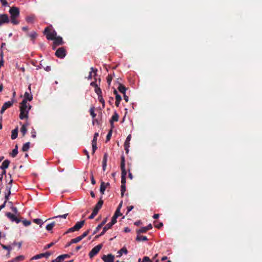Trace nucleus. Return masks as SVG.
I'll return each mask as SVG.
<instances>
[{
  "mask_svg": "<svg viewBox=\"0 0 262 262\" xmlns=\"http://www.w3.org/2000/svg\"><path fill=\"white\" fill-rule=\"evenodd\" d=\"M68 213H66L63 215L55 216L53 217L52 219H55V221H56V224L60 225V224L58 223L60 222V220L59 219H60L61 218L66 219L67 216H68Z\"/></svg>",
  "mask_w": 262,
  "mask_h": 262,
  "instance_id": "nucleus-21",
  "label": "nucleus"
},
{
  "mask_svg": "<svg viewBox=\"0 0 262 262\" xmlns=\"http://www.w3.org/2000/svg\"><path fill=\"white\" fill-rule=\"evenodd\" d=\"M80 241H81V238L79 237V236H78L75 238L71 239V243H73V244L77 243Z\"/></svg>",
  "mask_w": 262,
  "mask_h": 262,
  "instance_id": "nucleus-47",
  "label": "nucleus"
},
{
  "mask_svg": "<svg viewBox=\"0 0 262 262\" xmlns=\"http://www.w3.org/2000/svg\"><path fill=\"white\" fill-rule=\"evenodd\" d=\"M18 135V128H16L12 131L11 139L12 140L15 139Z\"/></svg>",
  "mask_w": 262,
  "mask_h": 262,
  "instance_id": "nucleus-29",
  "label": "nucleus"
},
{
  "mask_svg": "<svg viewBox=\"0 0 262 262\" xmlns=\"http://www.w3.org/2000/svg\"><path fill=\"white\" fill-rule=\"evenodd\" d=\"M75 229H74V228L73 227H71V228H70L64 233V234H68L69 233H70V232H73L74 231H75Z\"/></svg>",
  "mask_w": 262,
  "mask_h": 262,
  "instance_id": "nucleus-53",
  "label": "nucleus"
},
{
  "mask_svg": "<svg viewBox=\"0 0 262 262\" xmlns=\"http://www.w3.org/2000/svg\"><path fill=\"white\" fill-rule=\"evenodd\" d=\"M30 143L29 142L25 143L22 147V150L23 151H27L30 148Z\"/></svg>",
  "mask_w": 262,
  "mask_h": 262,
  "instance_id": "nucleus-32",
  "label": "nucleus"
},
{
  "mask_svg": "<svg viewBox=\"0 0 262 262\" xmlns=\"http://www.w3.org/2000/svg\"><path fill=\"white\" fill-rule=\"evenodd\" d=\"M28 36L29 37H30L31 40L34 42L35 39L36 38L37 36V34L35 32L33 31L31 32L30 33L28 34Z\"/></svg>",
  "mask_w": 262,
  "mask_h": 262,
  "instance_id": "nucleus-28",
  "label": "nucleus"
},
{
  "mask_svg": "<svg viewBox=\"0 0 262 262\" xmlns=\"http://www.w3.org/2000/svg\"><path fill=\"white\" fill-rule=\"evenodd\" d=\"M53 49L55 50L56 47L59 45H62L63 44L64 42L62 40V38L60 36H56L55 39L53 40Z\"/></svg>",
  "mask_w": 262,
  "mask_h": 262,
  "instance_id": "nucleus-7",
  "label": "nucleus"
},
{
  "mask_svg": "<svg viewBox=\"0 0 262 262\" xmlns=\"http://www.w3.org/2000/svg\"><path fill=\"white\" fill-rule=\"evenodd\" d=\"M24 99H23V100L22 101V102H21L20 104H23V105H27V101H31L32 100V98H33V97H32V95L31 94V93H28V92H25V94H24Z\"/></svg>",
  "mask_w": 262,
  "mask_h": 262,
  "instance_id": "nucleus-10",
  "label": "nucleus"
},
{
  "mask_svg": "<svg viewBox=\"0 0 262 262\" xmlns=\"http://www.w3.org/2000/svg\"><path fill=\"white\" fill-rule=\"evenodd\" d=\"M0 2L4 6H7L8 4L6 0H0Z\"/></svg>",
  "mask_w": 262,
  "mask_h": 262,
  "instance_id": "nucleus-60",
  "label": "nucleus"
},
{
  "mask_svg": "<svg viewBox=\"0 0 262 262\" xmlns=\"http://www.w3.org/2000/svg\"><path fill=\"white\" fill-rule=\"evenodd\" d=\"M54 245V243H53V242H52V243H50L49 244L47 245L45 247L44 249H49V248H50L52 246H53Z\"/></svg>",
  "mask_w": 262,
  "mask_h": 262,
  "instance_id": "nucleus-57",
  "label": "nucleus"
},
{
  "mask_svg": "<svg viewBox=\"0 0 262 262\" xmlns=\"http://www.w3.org/2000/svg\"><path fill=\"white\" fill-rule=\"evenodd\" d=\"M107 221V218L106 217L103 220V221L101 222V224H100L95 229V230L94 231L93 233V235L95 234L96 233H97L99 230L103 227V226L106 223Z\"/></svg>",
  "mask_w": 262,
  "mask_h": 262,
  "instance_id": "nucleus-20",
  "label": "nucleus"
},
{
  "mask_svg": "<svg viewBox=\"0 0 262 262\" xmlns=\"http://www.w3.org/2000/svg\"><path fill=\"white\" fill-rule=\"evenodd\" d=\"M117 217H118V216H117V214H114V215L113 216V217L112 218L111 222H110V223L112 225H114L117 222Z\"/></svg>",
  "mask_w": 262,
  "mask_h": 262,
  "instance_id": "nucleus-41",
  "label": "nucleus"
},
{
  "mask_svg": "<svg viewBox=\"0 0 262 262\" xmlns=\"http://www.w3.org/2000/svg\"><path fill=\"white\" fill-rule=\"evenodd\" d=\"M10 161L8 160H5L3 163L2 165L1 166V169L4 170L7 168L9 167L10 164Z\"/></svg>",
  "mask_w": 262,
  "mask_h": 262,
  "instance_id": "nucleus-25",
  "label": "nucleus"
},
{
  "mask_svg": "<svg viewBox=\"0 0 262 262\" xmlns=\"http://www.w3.org/2000/svg\"><path fill=\"white\" fill-rule=\"evenodd\" d=\"M90 231H91V229H89L87 230L86 231H85V232H84L82 234V235L79 236V237L81 238V239L82 240L83 238L86 237L89 234V233H90Z\"/></svg>",
  "mask_w": 262,
  "mask_h": 262,
  "instance_id": "nucleus-39",
  "label": "nucleus"
},
{
  "mask_svg": "<svg viewBox=\"0 0 262 262\" xmlns=\"http://www.w3.org/2000/svg\"><path fill=\"white\" fill-rule=\"evenodd\" d=\"M116 98V102H115V105L117 107H118L120 102V101L121 100V97L120 95H117L115 97Z\"/></svg>",
  "mask_w": 262,
  "mask_h": 262,
  "instance_id": "nucleus-34",
  "label": "nucleus"
},
{
  "mask_svg": "<svg viewBox=\"0 0 262 262\" xmlns=\"http://www.w3.org/2000/svg\"><path fill=\"white\" fill-rule=\"evenodd\" d=\"M103 204V201L102 200V198H101L99 202L97 203L96 206H95L94 209L93 211H95V212L97 213L98 212L99 210L101 209L102 207V206Z\"/></svg>",
  "mask_w": 262,
  "mask_h": 262,
  "instance_id": "nucleus-17",
  "label": "nucleus"
},
{
  "mask_svg": "<svg viewBox=\"0 0 262 262\" xmlns=\"http://www.w3.org/2000/svg\"><path fill=\"white\" fill-rule=\"evenodd\" d=\"M148 231L147 230V228L145 227H142L141 229L137 230V233L138 234L140 235V233H146Z\"/></svg>",
  "mask_w": 262,
  "mask_h": 262,
  "instance_id": "nucleus-37",
  "label": "nucleus"
},
{
  "mask_svg": "<svg viewBox=\"0 0 262 262\" xmlns=\"http://www.w3.org/2000/svg\"><path fill=\"white\" fill-rule=\"evenodd\" d=\"M108 155L107 153H105L103 156L102 163H106L107 160Z\"/></svg>",
  "mask_w": 262,
  "mask_h": 262,
  "instance_id": "nucleus-52",
  "label": "nucleus"
},
{
  "mask_svg": "<svg viewBox=\"0 0 262 262\" xmlns=\"http://www.w3.org/2000/svg\"><path fill=\"white\" fill-rule=\"evenodd\" d=\"M91 71L90 72L89 75L88 77V79H91L92 78V77L95 76L97 74V73H96L97 71V69H95V68L92 67L91 68Z\"/></svg>",
  "mask_w": 262,
  "mask_h": 262,
  "instance_id": "nucleus-22",
  "label": "nucleus"
},
{
  "mask_svg": "<svg viewBox=\"0 0 262 262\" xmlns=\"http://www.w3.org/2000/svg\"><path fill=\"white\" fill-rule=\"evenodd\" d=\"M2 246L3 249H6V250H8V251H9V253L10 252V251L12 249V248H11L10 246H6V245H2Z\"/></svg>",
  "mask_w": 262,
  "mask_h": 262,
  "instance_id": "nucleus-51",
  "label": "nucleus"
},
{
  "mask_svg": "<svg viewBox=\"0 0 262 262\" xmlns=\"http://www.w3.org/2000/svg\"><path fill=\"white\" fill-rule=\"evenodd\" d=\"M113 77L111 75H108L107 77V82L108 84L110 85L111 84V81L112 80Z\"/></svg>",
  "mask_w": 262,
  "mask_h": 262,
  "instance_id": "nucleus-49",
  "label": "nucleus"
},
{
  "mask_svg": "<svg viewBox=\"0 0 262 262\" xmlns=\"http://www.w3.org/2000/svg\"><path fill=\"white\" fill-rule=\"evenodd\" d=\"M56 221H53L50 224H49L47 225L46 229L48 231H51L52 230L53 228L56 225Z\"/></svg>",
  "mask_w": 262,
  "mask_h": 262,
  "instance_id": "nucleus-27",
  "label": "nucleus"
},
{
  "mask_svg": "<svg viewBox=\"0 0 262 262\" xmlns=\"http://www.w3.org/2000/svg\"><path fill=\"white\" fill-rule=\"evenodd\" d=\"M6 190H8V193L5 194V199H6L5 201H6V202H7V200L9 199V195L11 194V190H11V186H7L6 187Z\"/></svg>",
  "mask_w": 262,
  "mask_h": 262,
  "instance_id": "nucleus-35",
  "label": "nucleus"
},
{
  "mask_svg": "<svg viewBox=\"0 0 262 262\" xmlns=\"http://www.w3.org/2000/svg\"><path fill=\"white\" fill-rule=\"evenodd\" d=\"M112 129H111L108 133L107 136H106V142L107 141H108L111 138V136H112Z\"/></svg>",
  "mask_w": 262,
  "mask_h": 262,
  "instance_id": "nucleus-48",
  "label": "nucleus"
},
{
  "mask_svg": "<svg viewBox=\"0 0 262 262\" xmlns=\"http://www.w3.org/2000/svg\"><path fill=\"white\" fill-rule=\"evenodd\" d=\"M106 185H110L109 183H105L104 182H101L100 187V191L101 193L103 194L104 193V191L106 188Z\"/></svg>",
  "mask_w": 262,
  "mask_h": 262,
  "instance_id": "nucleus-24",
  "label": "nucleus"
},
{
  "mask_svg": "<svg viewBox=\"0 0 262 262\" xmlns=\"http://www.w3.org/2000/svg\"><path fill=\"white\" fill-rule=\"evenodd\" d=\"M156 222H154V226L156 228H157L158 229H160L161 227L163 226V224L162 222L159 223L158 224H155Z\"/></svg>",
  "mask_w": 262,
  "mask_h": 262,
  "instance_id": "nucleus-54",
  "label": "nucleus"
},
{
  "mask_svg": "<svg viewBox=\"0 0 262 262\" xmlns=\"http://www.w3.org/2000/svg\"><path fill=\"white\" fill-rule=\"evenodd\" d=\"M13 103H14L13 100L9 101H7V102H6L5 103H4L3 105L2 106V107L0 111L1 114H3L7 108H8L10 107L11 106H12Z\"/></svg>",
  "mask_w": 262,
  "mask_h": 262,
  "instance_id": "nucleus-11",
  "label": "nucleus"
},
{
  "mask_svg": "<svg viewBox=\"0 0 262 262\" xmlns=\"http://www.w3.org/2000/svg\"><path fill=\"white\" fill-rule=\"evenodd\" d=\"M97 214V213L95 212V211H93L92 214L89 216V218L90 219H93L94 218V217Z\"/></svg>",
  "mask_w": 262,
  "mask_h": 262,
  "instance_id": "nucleus-56",
  "label": "nucleus"
},
{
  "mask_svg": "<svg viewBox=\"0 0 262 262\" xmlns=\"http://www.w3.org/2000/svg\"><path fill=\"white\" fill-rule=\"evenodd\" d=\"M43 34L46 36L47 39L53 40L56 37L57 33L53 29L52 26L45 28Z\"/></svg>",
  "mask_w": 262,
  "mask_h": 262,
  "instance_id": "nucleus-2",
  "label": "nucleus"
},
{
  "mask_svg": "<svg viewBox=\"0 0 262 262\" xmlns=\"http://www.w3.org/2000/svg\"><path fill=\"white\" fill-rule=\"evenodd\" d=\"M9 22L10 19L7 14H0V27H1L4 24H8Z\"/></svg>",
  "mask_w": 262,
  "mask_h": 262,
  "instance_id": "nucleus-9",
  "label": "nucleus"
},
{
  "mask_svg": "<svg viewBox=\"0 0 262 262\" xmlns=\"http://www.w3.org/2000/svg\"><path fill=\"white\" fill-rule=\"evenodd\" d=\"M27 129L26 128V125H22L21 128H20V132L23 135V136H25L26 133H27Z\"/></svg>",
  "mask_w": 262,
  "mask_h": 262,
  "instance_id": "nucleus-40",
  "label": "nucleus"
},
{
  "mask_svg": "<svg viewBox=\"0 0 262 262\" xmlns=\"http://www.w3.org/2000/svg\"><path fill=\"white\" fill-rule=\"evenodd\" d=\"M55 55L58 58H63L66 55V49L63 47L58 48L55 52Z\"/></svg>",
  "mask_w": 262,
  "mask_h": 262,
  "instance_id": "nucleus-6",
  "label": "nucleus"
},
{
  "mask_svg": "<svg viewBox=\"0 0 262 262\" xmlns=\"http://www.w3.org/2000/svg\"><path fill=\"white\" fill-rule=\"evenodd\" d=\"M95 92L98 96L102 95L101 89L98 86L95 88Z\"/></svg>",
  "mask_w": 262,
  "mask_h": 262,
  "instance_id": "nucleus-45",
  "label": "nucleus"
},
{
  "mask_svg": "<svg viewBox=\"0 0 262 262\" xmlns=\"http://www.w3.org/2000/svg\"><path fill=\"white\" fill-rule=\"evenodd\" d=\"M51 253L49 252H47L44 253H40L32 257L31 259H38L42 257H46V258H48L51 255Z\"/></svg>",
  "mask_w": 262,
  "mask_h": 262,
  "instance_id": "nucleus-12",
  "label": "nucleus"
},
{
  "mask_svg": "<svg viewBox=\"0 0 262 262\" xmlns=\"http://www.w3.org/2000/svg\"><path fill=\"white\" fill-rule=\"evenodd\" d=\"M136 240L137 241H148V238L145 236H142V235L138 234V235L137 236V237H136Z\"/></svg>",
  "mask_w": 262,
  "mask_h": 262,
  "instance_id": "nucleus-31",
  "label": "nucleus"
},
{
  "mask_svg": "<svg viewBox=\"0 0 262 262\" xmlns=\"http://www.w3.org/2000/svg\"><path fill=\"white\" fill-rule=\"evenodd\" d=\"M70 255L68 254H64L58 256L56 259L53 260L51 262H61L66 258H69Z\"/></svg>",
  "mask_w": 262,
  "mask_h": 262,
  "instance_id": "nucleus-15",
  "label": "nucleus"
},
{
  "mask_svg": "<svg viewBox=\"0 0 262 262\" xmlns=\"http://www.w3.org/2000/svg\"><path fill=\"white\" fill-rule=\"evenodd\" d=\"M102 247V244H99L94 247L90 252L89 255L91 258L95 256L101 250Z\"/></svg>",
  "mask_w": 262,
  "mask_h": 262,
  "instance_id": "nucleus-4",
  "label": "nucleus"
},
{
  "mask_svg": "<svg viewBox=\"0 0 262 262\" xmlns=\"http://www.w3.org/2000/svg\"><path fill=\"white\" fill-rule=\"evenodd\" d=\"M31 137L33 138H35L36 137V132L34 129H33V130L31 132Z\"/></svg>",
  "mask_w": 262,
  "mask_h": 262,
  "instance_id": "nucleus-61",
  "label": "nucleus"
},
{
  "mask_svg": "<svg viewBox=\"0 0 262 262\" xmlns=\"http://www.w3.org/2000/svg\"><path fill=\"white\" fill-rule=\"evenodd\" d=\"M127 252L128 251L126 248L125 247H123L119 251H118V255L117 256V257H121L123 253L127 254Z\"/></svg>",
  "mask_w": 262,
  "mask_h": 262,
  "instance_id": "nucleus-30",
  "label": "nucleus"
},
{
  "mask_svg": "<svg viewBox=\"0 0 262 262\" xmlns=\"http://www.w3.org/2000/svg\"><path fill=\"white\" fill-rule=\"evenodd\" d=\"M126 191V187L125 185H121V197H123L124 192Z\"/></svg>",
  "mask_w": 262,
  "mask_h": 262,
  "instance_id": "nucleus-42",
  "label": "nucleus"
},
{
  "mask_svg": "<svg viewBox=\"0 0 262 262\" xmlns=\"http://www.w3.org/2000/svg\"><path fill=\"white\" fill-rule=\"evenodd\" d=\"M85 223L84 220L81 221L80 222H78L76 223V224L73 226L76 231H78L80 229H81L83 226L84 225Z\"/></svg>",
  "mask_w": 262,
  "mask_h": 262,
  "instance_id": "nucleus-18",
  "label": "nucleus"
},
{
  "mask_svg": "<svg viewBox=\"0 0 262 262\" xmlns=\"http://www.w3.org/2000/svg\"><path fill=\"white\" fill-rule=\"evenodd\" d=\"M114 214H117V216H121L122 215V214L120 212V210H119V209H117Z\"/></svg>",
  "mask_w": 262,
  "mask_h": 262,
  "instance_id": "nucleus-59",
  "label": "nucleus"
},
{
  "mask_svg": "<svg viewBox=\"0 0 262 262\" xmlns=\"http://www.w3.org/2000/svg\"><path fill=\"white\" fill-rule=\"evenodd\" d=\"M94 111L95 108L94 107H91L90 110V115L92 117L93 119H94L96 116V114L95 113Z\"/></svg>",
  "mask_w": 262,
  "mask_h": 262,
  "instance_id": "nucleus-43",
  "label": "nucleus"
},
{
  "mask_svg": "<svg viewBox=\"0 0 262 262\" xmlns=\"http://www.w3.org/2000/svg\"><path fill=\"white\" fill-rule=\"evenodd\" d=\"M23 223L24 226H28L31 224V222L28 220H24L23 221Z\"/></svg>",
  "mask_w": 262,
  "mask_h": 262,
  "instance_id": "nucleus-55",
  "label": "nucleus"
},
{
  "mask_svg": "<svg viewBox=\"0 0 262 262\" xmlns=\"http://www.w3.org/2000/svg\"><path fill=\"white\" fill-rule=\"evenodd\" d=\"M98 96V99L99 101L102 103L103 107H104V105H105V101H104V99L103 98L102 95Z\"/></svg>",
  "mask_w": 262,
  "mask_h": 262,
  "instance_id": "nucleus-46",
  "label": "nucleus"
},
{
  "mask_svg": "<svg viewBox=\"0 0 262 262\" xmlns=\"http://www.w3.org/2000/svg\"><path fill=\"white\" fill-rule=\"evenodd\" d=\"M142 262H152V261L149 258V257L144 256L143 258Z\"/></svg>",
  "mask_w": 262,
  "mask_h": 262,
  "instance_id": "nucleus-50",
  "label": "nucleus"
},
{
  "mask_svg": "<svg viewBox=\"0 0 262 262\" xmlns=\"http://www.w3.org/2000/svg\"><path fill=\"white\" fill-rule=\"evenodd\" d=\"M31 108V106L29 104L28 106V105L20 104L19 118L21 120L25 118L27 119L28 118V112Z\"/></svg>",
  "mask_w": 262,
  "mask_h": 262,
  "instance_id": "nucleus-3",
  "label": "nucleus"
},
{
  "mask_svg": "<svg viewBox=\"0 0 262 262\" xmlns=\"http://www.w3.org/2000/svg\"><path fill=\"white\" fill-rule=\"evenodd\" d=\"M18 154V145H16L15 148L13 149L11 155L12 157H15Z\"/></svg>",
  "mask_w": 262,
  "mask_h": 262,
  "instance_id": "nucleus-33",
  "label": "nucleus"
},
{
  "mask_svg": "<svg viewBox=\"0 0 262 262\" xmlns=\"http://www.w3.org/2000/svg\"><path fill=\"white\" fill-rule=\"evenodd\" d=\"M120 168L121 170V177H126L127 172L125 168V157L123 155L121 157Z\"/></svg>",
  "mask_w": 262,
  "mask_h": 262,
  "instance_id": "nucleus-5",
  "label": "nucleus"
},
{
  "mask_svg": "<svg viewBox=\"0 0 262 262\" xmlns=\"http://www.w3.org/2000/svg\"><path fill=\"white\" fill-rule=\"evenodd\" d=\"M84 154H85V155L86 156V158L87 159L89 160L90 159V156H89V154L88 152V151L86 150V149H84L83 150Z\"/></svg>",
  "mask_w": 262,
  "mask_h": 262,
  "instance_id": "nucleus-64",
  "label": "nucleus"
},
{
  "mask_svg": "<svg viewBox=\"0 0 262 262\" xmlns=\"http://www.w3.org/2000/svg\"><path fill=\"white\" fill-rule=\"evenodd\" d=\"M9 13L10 14L11 21L13 25H18L19 22L17 18L19 16V9L16 7H12L9 9Z\"/></svg>",
  "mask_w": 262,
  "mask_h": 262,
  "instance_id": "nucleus-1",
  "label": "nucleus"
},
{
  "mask_svg": "<svg viewBox=\"0 0 262 262\" xmlns=\"http://www.w3.org/2000/svg\"><path fill=\"white\" fill-rule=\"evenodd\" d=\"M133 208H134V206H128L127 207V213H128L129 212H130Z\"/></svg>",
  "mask_w": 262,
  "mask_h": 262,
  "instance_id": "nucleus-63",
  "label": "nucleus"
},
{
  "mask_svg": "<svg viewBox=\"0 0 262 262\" xmlns=\"http://www.w3.org/2000/svg\"><path fill=\"white\" fill-rule=\"evenodd\" d=\"M33 222L38 225H40V226H41V225L43 224L42 221L40 219H35L33 220Z\"/></svg>",
  "mask_w": 262,
  "mask_h": 262,
  "instance_id": "nucleus-44",
  "label": "nucleus"
},
{
  "mask_svg": "<svg viewBox=\"0 0 262 262\" xmlns=\"http://www.w3.org/2000/svg\"><path fill=\"white\" fill-rule=\"evenodd\" d=\"M112 225H111L110 223L107 224L103 228V230L101 232V233L100 234V235H98L97 237L100 236L104 234V233L106 232L107 230L111 228L112 227Z\"/></svg>",
  "mask_w": 262,
  "mask_h": 262,
  "instance_id": "nucleus-23",
  "label": "nucleus"
},
{
  "mask_svg": "<svg viewBox=\"0 0 262 262\" xmlns=\"http://www.w3.org/2000/svg\"><path fill=\"white\" fill-rule=\"evenodd\" d=\"M34 19V15L28 16L26 18V20L29 23H33Z\"/></svg>",
  "mask_w": 262,
  "mask_h": 262,
  "instance_id": "nucleus-36",
  "label": "nucleus"
},
{
  "mask_svg": "<svg viewBox=\"0 0 262 262\" xmlns=\"http://www.w3.org/2000/svg\"><path fill=\"white\" fill-rule=\"evenodd\" d=\"M118 90L119 91L122 93L123 94H125V91L126 90V88L121 83H119V86L118 87Z\"/></svg>",
  "mask_w": 262,
  "mask_h": 262,
  "instance_id": "nucleus-26",
  "label": "nucleus"
},
{
  "mask_svg": "<svg viewBox=\"0 0 262 262\" xmlns=\"http://www.w3.org/2000/svg\"><path fill=\"white\" fill-rule=\"evenodd\" d=\"M121 177V185H125L126 183V177Z\"/></svg>",
  "mask_w": 262,
  "mask_h": 262,
  "instance_id": "nucleus-58",
  "label": "nucleus"
},
{
  "mask_svg": "<svg viewBox=\"0 0 262 262\" xmlns=\"http://www.w3.org/2000/svg\"><path fill=\"white\" fill-rule=\"evenodd\" d=\"M130 139H131V135H129L127 136V137L126 138V139L124 144V149H125L126 154H127L129 151L128 147L129 146V142L130 141Z\"/></svg>",
  "mask_w": 262,
  "mask_h": 262,
  "instance_id": "nucleus-16",
  "label": "nucleus"
},
{
  "mask_svg": "<svg viewBox=\"0 0 262 262\" xmlns=\"http://www.w3.org/2000/svg\"><path fill=\"white\" fill-rule=\"evenodd\" d=\"M99 136L98 133H95L93 139L92 141V154H94L96 149H97V137Z\"/></svg>",
  "mask_w": 262,
  "mask_h": 262,
  "instance_id": "nucleus-8",
  "label": "nucleus"
},
{
  "mask_svg": "<svg viewBox=\"0 0 262 262\" xmlns=\"http://www.w3.org/2000/svg\"><path fill=\"white\" fill-rule=\"evenodd\" d=\"M118 119H119V115H118V114L116 112H115L110 120V123L111 124L112 128L114 127V122L118 121Z\"/></svg>",
  "mask_w": 262,
  "mask_h": 262,
  "instance_id": "nucleus-19",
  "label": "nucleus"
},
{
  "mask_svg": "<svg viewBox=\"0 0 262 262\" xmlns=\"http://www.w3.org/2000/svg\"><path fill=\"white\" fill-rule=\"evenodd\" d=\"M114 255L112 254H108L107 255H103L101 258L104 262H114Z\"/></svg>",
  "mask_w": 262,
  "mask_h": 262,
  "instance_id": "nucleus-13",
  "label": "nucleus"
},
{
  "mask_svg": "<svg viewBox=\"0 0 262 262\" xmlns=\"http://www.w3.org/2000/svg\"><path fill=\"white\" fill-rule=\"evenodd\" d=\"M24 259V256L23 255H19L16 257L13 260V262H16L21 261Z\"/></svg>",
  "mask_w": 262,
  "mask_h": 262,
  "instance_id": "nucleus-38",
  "label": "nucleus"
},
{
  "mask_svg": "<svg viewBox=\"0 0 262 262\" xmlns=\"http://www.w3.org/2000/svg\"><path fill=\"white\" fill-rule=\"evenodd\" d=\"M91 85L94 87L95 88L98 86V84L96 83V81H93L91 83Z\"/></svg>",
  "mask_w": 262,
  "mask_h": 262,
  "instance_id": "nucleus-62",
  "label": "nucleus"
},
{
  "mask_svg": "<svg viewBox=\"0 0 262 262\" xmlns=\"http://www.w3.org/2000/svg\"><path fill=\"white\" fill-rule=\"evenodd\" d=\"M6 215L12 222H15L16 223H19L20 222L19 219L10 212H7Z\"/></svg>",
  "mask_w": 262,
  "mask_h": 262,
  "instance_id": "nucleus-14",
  "label": "nucleus"
}]
</instances>
